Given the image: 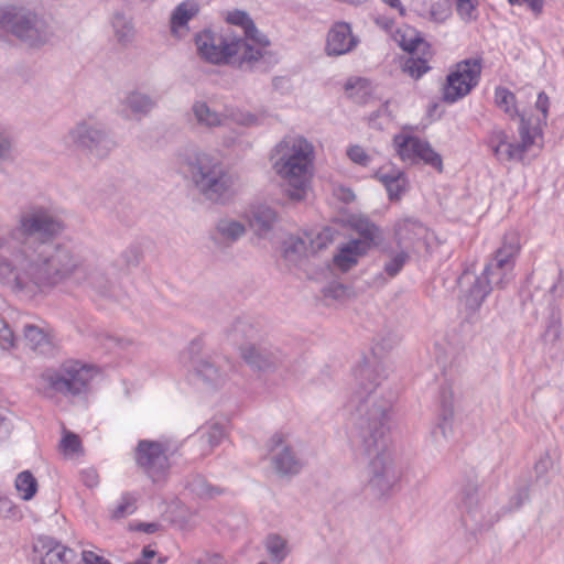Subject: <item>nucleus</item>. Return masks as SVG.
<instances>
[{
    "label": "nucleus",
    "mask_w": 564,
    "mask_h": 564,
    "mask_svg": "<svg viewBox=\"0 0 564 564\" xmlns=\"http://www.w3.org/2000/svg\"><path fill=\"white\" fill-rule=\"evenodd\" d=\"M356 389L352 438L359 453L369 459L366 490L373 498L389 496L400 475L388 448L392 402L379 386L386 369L379 355H366L354 369Z\"/></svg>",
    "instance_id": "1"
},
{
    "label": "nucleus",
    "mask_w": 564,
    "mask_h": 564,
    "mask_svg": "<svg viewBox=\"0 0 564 564\" xmlns=\"http://www.w3.org/2000/svg\"><path fill=\"white\" fill-rule=\"evenodd\" d=\"M0 275L7 282L25 289L29 294L65 281L106 294L111 284L99 265L59 243H40L28 248L17 274L12 273L6 262H0Z\"/></svg>",
    "instance_id": "2"
},
{
    "label": "nucleus",
    "mask_w": 564,
    "mask_h": 564,
    "mask_svg": "<svg viewBox=\"0 0 564 564\" xmlns=\"http://www.w3.org/2000/svg\"><path fill=\"white\" fill-rule=\"evenodd\" d=\"M315 145L302 134H286L270 153L275 175L285 184L290 199L306 198L315 171Z\"/></svg>",
    "instance_id": "3"
},
{
    "label": "nucleus",
    "mask_w": 564,
    "mask_h": 564,
    "mask_svg": "<svg viewBox=\"0 0 564 564\" xmlns=\"http://www.w3.org/2000/svg\"><path fill=\"white\" fill-rule=\"evenodd\" d=\"M178 164L193 185L206 199L226 204L237 193V176L217 155L196 147L184 149L178 154Z\"/></svg>",
    "instance_id": "4"
},
{
    "label": "nucleus",
    "mask_w": 564,
    "mask_h": 564,
    "mask_svg": "<svg viewBox=\"0 0 564 564\" xmlns=\"http://www.w3.org/2000/svg\"><path fill=\"white\" fill-rule=\"evenodd\" d=\"M520 236L516 231L505 235L501 247L495 257L485 265L480 275L476 276L470 288L465 291L464 303L475 312L487 295L495 289L505 288L513 278L514 261L520 251Z\"/></svg>",
    "instance_id": "5"
},
{
    "label": "nucleus",
    "mask_w": 564,
    "mask_h": 564,
    "mask_svg": "<svg viewBox=\"0 0 564 564\" xmlns=\"http://www.w3.org/2000/svg\"><path fill=\"white\" fill-rule=\"evenodd\" d=\"M63 230L64 224L62 219L50 208L41 205L30 206L20 214L17 225V232L23 238V246L14 256L13 261L0 257V262H6L12 273L17 274L21 269V258L28 248L40 243H51L50 240L59 236ZM0 281L12 290L25 292V289L7 282L1 275Z\"/></svg>",
    "instance_id": "6"
},
{
    "label": "nucleus",
    "mask_w": 564,
    "mask_h": 564,
    "mask_svg": "<svg viewBox=\"0 0 564 564\" xmlns=\"http://www.w3.org/2000/svg\"><path fill=\"white\" fill-rule=\"evenodd\" d=\"M195 44L199 57L212 64L238 63L252 68L261 61V46L242 42L230 29L204 30L195 36Z\"/></svg>",
    "instance_id": "7"
},
{
    "label": "nucleus",
    "mask_w": 564,
    "mask_h": 564,
    "mask_svg": "<svg viewBox=\"0 0 564 564\" xmlns=\"http://www.w3.org/2000/svg\"><path fill=\"white\" fill-rule=\"evenodd\" d=\"M99 375L97 366L70 358L57 368L45 369L37 379L36 391L52 401L61 397H82L88 393Z\"/></svg>",
    "instance_id": "8"
},
{
    "label": "nucleus",
    "mask_w": 564,
    "mask_h": 564,
    "mask_svg": "<svg viewBox=\"0 0 564 564\" xmlns=\"http://www.w3.org/2000/svg\"><path fill=\"white\" fill-rule=\"evenodd\" d=\"M0 25L30 46L42 45L53 35L50 24L43 17L20 3L0 7Z\"/></svg>",
    "instance_id": "9"
},
{
    "label": "nucleus",
    "mask_w": 564,
    "mask_h": 564,
    "mask_svg": "<svg viewBox=\"0 0 564 564\" xmlns=\"http://www.w3.org/2000/svg\"><path fill=\"white\" fill-rule=\"evenodd\" d=\"M541 134L542 129H540L539 122L532 124L530 119L522 116L519 127L520 141H511L505 130L495 128L488 137V147L499 162L521 161L524 154L538 144Z\"/></svg>",
    "instance_id": "10"
},
{
    "label": "nucleus",
    "mask_w": 564,
    "mask_h": 564,
    "mask_svg": "<svg viewBox=\"0 0 564 564\" xmlns=\"http://www.w3.org/2000/svg\"><path fill=\"white\" fill-rule=\"evenodd\" d=\"M65 143L96 156H105L110 151L111 141L105 129L93 119L76 122L66 133Z\"/></svg>",
    "instance_id": "11"
},
{
    "label": "nucleus",
    "mask_w": 564,
    "mask_h": 564,
    "mask_svg": "<svg viewBox=\"0 0 564 564\" xmlns=\"http://www.w3.org/2000/svg\"><path fill=\"white\" fill-rule=\"evenodd\" d=\"M481 73L479 59H465L455 65L446 78L443 87V98L447 102H455L465 97L477 85Z\"/></svg>",
    "instance_id": "12"
},
{
    "label": "nucleus",
    "mask_w": 564,
    "mask_h": 564,
    "mask_svg": "<svg viewBox=\"0 0 564 564\" xmlns=\"http://www.w3.org/2000/svg\"><path fill=\"white\" fill-rule=\"evenodd\" d=\"M393 241L398 248L412 253L426 251L433 234L417 218L404 216L392 226Z\"/></svg>",
    "instance_id": "13"
},
{
    "label": "nucleus",
    "mask_w": 564,
    "mask_h": 564,
    "mask_svg": "<svg viewBox=\"0 0 564 564\" xmlns=\"http://www.w3.org/2000/svg\"><path fill=\"white\" fill-rule=\"evenodd\" d=\"M393 145L403 162L414 163L421 160L437 171H443L442 158L432 149L429 142L411 134L400 133L394 137Z\"/></svg>",
    "instance_id": "14"
},
{
    "label": "nucleus",
    "mask_w": 564,
    "mask_h": 564,
    "mask_svg": "<svg viewBox=\"0 0 564 564\" xmlns=\"http://www.w3.org/2000/svg\"><path fill=\"white\" fill-rule=\"evenodd\" d=\"M135 462L153 481L163 479L170 468L166 447L155 441L139 442Z\"/></svg>",
    "instance_id": "15"
},
{
    "label": "nucleus",
    "mask_w": 564,
    "mask_h": 564,
    "mask_svg": "<svg viewBox=\"0 0 564 564\" xmlns=\"http://www.w3.org/2000/svg\"><path fill=\"white\" fill-rule=\"evenodd\" d=\"M229 339L241 352L268 349V335L249 318H237L231 325Z\"/></svg>",
    "instance_id": "16"
},
{
    "label": "nucleus",
    "mask_w": 564,
    "mask_h": 564,
    "mask_svg": "<svg viewBox=\"0 0 564 564\" xmlns=\"http://www.w3.org/2000/svg\"><path fill=\"white\" fill-rule=\"evenodd\" d=\"M273 471L281 476H294L302 469V463L285 443L284 435L275 433L267 443Z\"/></svg>",
    "instance_id": "17"
},
{
    "label": "nucleus",
    "mask_w": 564,
    "mask_h": 564,
    "mask_svg": "<svg viewBox=\"0 0 564 564\" xmlns=\"http://www.w3.org/2000/svg\"><path fill=\"white\" fill-rule=\"evenodd\" d=\"M33 554L40 564H77L75 551L50 536H39L34 541Z\"/></svg>",
    "instance_id": "18"
},
{
    "label": "nucleus",
    "mask_w": 564,
    "mask_h": 564,
    "mask_svg": "<svg viewBox=\"0 0 564 564\" xmlns=\"http://www.w3.org/2000/svg\"><path fill=\"white\" fill-rule=\"evenodd\" d=\"M359 43L347 22H335L327 32L325 53L328 56H340L351 52Z\"/></svg>",
    "instance_id": "19"
},
{
    "label": "nucleus",
    "mask_w": 564,
    "mask_h": 564,
    "mask_svg": "<svg viewBox=\"0 0 564 564\" xmlns=\"http://www.w3.org/2000/svg\"><path fill=\"white\" fill-rule=\"evenodd\" d=\"M226 21L232 25L241 26L243 30L242 42H249L253 47L261 46V61L267 56L270 42L265 35L260 33L249 15L245 11L234 10L226 14Z\"/></svg>",
    "instance_id": "20"
},
{
    "label": "nucleus",
    "mask_w": 564,
    "mask_h": 564,
    "mask_svg": "<svg viewBox=\"0 0 564 564\" xmlns=\"http://www.w3.org/2000/svg\"><path fill=\"white\" fill-rule=\"evenodd\" d=\"M155 107L152 96L137 89L127 91L121 99V112L138 120L149 116Z\"/></svg>",
    "instance_id": "21"
},
{
    "label": "nucleus",
    "mask_w": 564,
    "mask_h": 564,
    "mask_svg": "<svg viewBox=\"0 0 564 564\" xmlns=\"http://www.w3.org/2000/svg\"><path fill=\"white\" fill-rule=\"evenodd\" d=\"M369 246L366 241L352 239L338 247V251L334 256V264L341 272H347L367 254Z\"/></svg>",
    "instance_id": "22"
},
{
    "label": "nucleus",
    "mask_w": 564,
    "mask_h": 564,
    "mask_svg": "<svg viewBox=\"0 0 564 564\" xmlns=\"http://www.w3.org/2000/svg\"><path fill=\"white\" fill-rule=\"evenodd\" d=\"M191 113L199 128L213 130L226 126L225 109L218 111L205 100H195L192 104Z\"/></svg>",
    "instance_id": "23"
},
{
    "label": "nucleus",
    "mask_w": 564,
    "mask_h": 564,
    "mask_svg": "<svg viewBox=\"0 0 564 564\" xmlns=\"http://www.w3.org/2000/svg\"><path fill=\"white\" fill-rule=\"evenodd\" d=\"M22 336L26 349L45 352L56 348L54 337L48 328L28 323L23 326Z\"/></svg>",
    "instance_id": "24"
},
{
    "label": "nucleus",
    "mask_w": 564,
    "mask_h": 564,
    "mask_svg": "<svg viewBox=\"0 0 564 564\" xmlns=\"http://www.w3.org/2000/svg\"><path fill=\"white\" fill-rule=\"evenodd\" d=\"M347 224L364 238L361 241H366L369 248L378 247L384 240L382 230L361 214H350Z\"/></svg>",
    "instance_id": "25"
},
{
    "label": "nucleus",
    "mask_w": 564,
    "mask_h": 564,
    "mask_svg": "<svg viewBox=\"0 0 564 564\" xmlns=\"http://www.w3.org/2000/svg\"><path fill=\"white\" fill-rule=\"evenodd\" d=\"M246 234V226L243 223L230 218L224 217L219 219L213 230V239L220 245H232Z\"/></svg>",
    "instance_id": "26"
},
{
    "label": "nucleus",
    "mask_w": 564,
    "mask_h": 564,
    "mask_svg": "<svg viewBox=\"0 0 564 564\" xmlns=\"http://www.w3.org/2000/svg\"><path fill=\"white\" fill-rule=\"evenodd\" d=\"M376 177L384 185L390 199H400L406 191L408 180L402 171L393 166L381 167Z\"/></svg>",
    "instance_id": "27"
},
{
    "label": "nucleus",
    "mask_w": 564,
    "mask_h": 564,
    "mask_svg": "<svg viewBox=\"0 0 564 564\" xmlns=\"http://www.w3.org/2000/svg\"><path fill=\"white\" fill-rule=\"evenodd\" d=\"M392 37L402 50L424 56L426 55L429 44L420 36L414 28L410 25L399 26L392 32Z\"/></svg>",
    "instance_id": "28"
},
{
    "label": "nucleus",
    "mask_w": 564,
    "mask_h": 564,
    "mask_svg": "<svg viewBox=\"0 0 564 564\" xmlns=\"http://www.w3.org/2000/svg\"><path fill=\"white\" fill-rule=\"evenodd\" d=\"M198 12V4L195 1H184L176 7L171 17V31L182 39L187 34V23Z\"/></svg>",
    "instance_id": "29"
},
{
    "label": "nucleus",
    "mask_w": 564,
    "mask_h": 564,
    "mask_svg": "<svg viewBox=\"0 0 564 564\" xmlns=\"http://www.w3.org/2000/svg\"><path fill=\"white\" fill-rule=\"evenodd\" d=\"M111 28L117 42L128 45L133 42L137 31L131 17L122 12H116L111 17Z\"/></svg>",
    "instance_id": "30"
},
{
    "label": "nucleus",
    "mask_w": 564,
    "mask_h": 564,
    "mask_svg": "<svg viewBox=\"0 0 564 564\" xmlns=\"http://www.w3.org/2000/svg\"><path fill=\"white\" fill-rule=\"evenodd\" d=\"M278 221L275 210L269 206H258L252 210L250 225L258 236L265 237Z\"/></svg>",
    "instance_id": "31"
},
{
    "label": "nucleus",
    "mask_w": 564,
    "mask_h": 564,
    "mask_svg": "<svg viewBox=\"0 0 564 564\" xmlns=\"http://www.w3.org/2000/svg\"><path fill=\"white\" fill-rule=\"evenodd\" d=\"M225 115L226 123L230 121L245 128L258 127L264 121V112H252L234 106H226Z\"/></svg>",
    "instance_id": "32"
},
{
    "label": "nucleus",
    "mask_w": 564,
    "mask_h": 564,
    "mask_svg": "<svg viewBox=\"0 0 564 564\" xmlns=\"http://www.w3.org/2000/svg\"><path fill=\"white\" fill-rule=\"evenodd\" d=\"M381 251L387 257L383 270L391 278L395 276L402 270L412 253L403 248H398L397 246L392 247L390 245L382 246Z\"/></svg>",
    "instance_id": "33"
},
{
    "label": "nucleus",
    "mask_w": 564,
    "mask_h": 564,
    "mask_svg": "<svg viewBox=\"0 0 564 564\" xmlns=\"http://www.w3.org/2000/svg\"><path fill=\"white\" fill-rule=\"evenodd\" d=\"M193 361V376L203 383L218 386L223 382L219 370L206 358L200 355Z\"/></svg>",
    "instance_id": "34"
},
{
    "label": "nucleus",
    "mask_w": 564,
    "mask_h": 564,
    "mask_svg": "<svg viewBox=\"0 0 564 564\" xmlns=\"http://www.w3.org/2000/svg\"><path fill=\"white\" fill-rule=\"evenodd\" d=\"M495 104L510 119L525 117L524 112H520L517 106L516 96L505 87H497L495 90Z\"/></svg>",
    "instance_id": "35"
},
{
    "label": "nucleus",
    "mask_w": 564,
    "mask_h": 564,
    "mask_svg": "<svg viewBox=\"0 0 564 564\" xmlns=\"http://www.w3.org/2000/svg\"><path fill=\"white\" fill-rule=\"evenodd\" d=\"M307 252H311L307 235H305V238L290 236L288 239H285L283 245V253L285 259L290 262L296 263Z\"/></svg>",
    "instance_id": "36"
},
{
    "label": "nucleus",
    "mask_w": 564,
    "mask_h": 564,
    "mask_svg": "<svg viewBox=\"0 0 564 564\" xmlns=\"http://www.w3.org/2000/svg\"><path fill=\"white\" fill-rule=\"evenodd\" d=\"M225 437V430L219 424L205 426L200 433L202 455H208Z\"/></svg>",
    "instance_id": "37"
},
{
    "label": "nucleus",
    "mask_w": 564,
    "mask_h": 564,
    "mask_svg": "<svg viewBox=\"0 0 564 564\" xmlns=\"http://www.w3.org/2000/svg\"><path fill=\"white\" fill-rule=\"evenodd\" d=\"M15 489L21 499L29 501L37 491V480L29 471H21L15 478Z\"/></svg>",
    "instance_id": "38"
},
{
    "label": "nucleus",
    "mask_w": 564,
    "mask_h": 564,
    "mask_svg": "<svg viewBox=\"0 0 564 564\" xmlns=\"http://www.w3.org/2000/svg\"><path fill=\"white\" fill-rule=\"evenodd\" d=\"M265 547L275 563H281L289 554L288 542L282 536L272 534L267 538Z\"/></svg>",
    "instance_id": "39"
},
{
    "label": "nucleus",
    "mask_w": 564,
    "mask_h": 564,
    "mask_svg": "<svg viewBox=\"0 0 564 564\" xmlns=\"http://www.w3.org/2000/svg\"><path fill=\"white\" fill-rule=\"evenodd\" d=\"M460 19L465 22L475 21L478 17V0H454Z\"/></svg>",
    "instance_id": "40"
},
{
    "label": "nucleus",
    "mask_w": 564,
    "mask_h": 564,
    "mask_svg": "<svg viewBox=\"0 0 564 564\" xmlns=\"http://www.w3.org/2000/svg\"><path fill=\"white\" fill-rule=\"evenodd\" d=\"M430 69L427 58L411 57L404 64V72L417 79Z\"/></svg>",
    "instance_id": "41"
},
{
    "label": "nucleus",
    "mask_w": 564,
    "mask_h": 564,
    "mask_svg": "<svg viewBox=\"0 0 564 564\" xmlns=\"http://www.w3.org/2000/svg\"><path fill=\"white\" fill-rule=\"evenodd\" d=\"M102 340L106 341V351L115 350H129L134 349V343L124 337L113 335H102Z\"/></svg>",
    "instance_id": "42"
},
{
    "label": "nucleus",
    "mask_w": 564,
    "mask_h": 564,
    "mask_svg": "<svg viewBox=\"0 0 564 564\" xmlns=\"http://www.w3.org/2000/svg\"><path fill=\"white\" fill-rule=\"evenodd\" d=\"M307 239L310 241L311 252H316L332 242L333 232L330 229L325 228L317 232L315 236H313L312 234L307 235Z\"/></svg>",
    "instance_id": "43"
},
{
    "label": "nucleus",
    "mask_w": 564,
    "mask_h": 564,
    "mask_svg": "<svg viewBox=\"0 0 564 564\" xmlns=\"http://www.w3.org/2000/svg\"><path fill=\"white\" fill-rule=\"evenodd\" d=\"M192 490L204 498H214L220 494V489L208 484L203 478H197L192 482Z\"/></svg>",
    "instance_id": "44"
},
{
    "label": "nucleus",
    "mask_w": 564,
    "mask_h": 564,
    "mask_svg": "<svg viewBox=\"0 0 564 564\" xmlns=\"http://www.w3.org/2000/svg\"><path fill=\"white\" fill-rule=\"evenodd\" d=\"M0 348L10 350L17 348L15 337L8 323L0 316Z\"/></svg>",
    "instance_id": "45"
},
{
    "label": "nucleus",
    "mask_w": 564,
    "mask_h": 564,
    "mask_svg": "<svg viewBox=\"0 0 564 564\" xmlns=\"http://www.w3.org/2000/svg\"><path fill=\"white\" fill-rule=\"evenodd\" d=\"M535 109L541 112V117L533 118L525 113V118L530 119L532 124H536L539 122V127L541 128V124L545 122L549 110V97L544 93H540L538 95Z\"/></svg>",
    "instance_id": "46"
},
{
    "label": "nucleus",
    "mask_w": 564,
    "mask_h": 564,
    "mask_svg": "<svg viewBox=\"0 0 564 564\" xmlns=\"http://www.w3.org/2000/svg\"><path fill=\"white\" fill-rule=\"evenodd\" d=\"M348 158L356 164L367 166L371 162L370 155L359 145H352L347 150Z\"/></svg>",
    "instance_id": "47"
},
{
    "label": "nucleus",
    "mask_w": 564,
    "mask_h": 564,
    "mask_svg": "<svg viewBox=\"0 0 564 564\" xmlns=\"http://www.w3.org/2000/svg\"><path fill=\"white\" fill-rule=\"evenodd\" d=\"M390 113L388 105H381L380 108L369 116V124L377 129H382L384 123L389 122Z\"/></svg>",
    "instance_id": "48"
},
{
    "label": "nucleus",
    "mask_w": 564,
    "mask_h": 564,
    "mask_svg": "<svg viewBox=\"0 0 564 564\" xmlns=\"http://www.w3.org/2000/svg\"><path fill=\"white\" fill-rule=\"evenodd\" d=\"M134 510V498L130 495H124L121 498V501L118 503V506L115 508L112 512V517L115 518H122L127 514L132 513Z\"/></svg>",
    "instance_id": "49"
},
{
    "label": "nucleus",
    "mask_w": 564,
    "mask_h": 564,
    "mask_svg": "<svg viewBox=\"0 0 564 564\" xmlns=\"http://www.w3.org/2000/svg\"><path fill=\"white\" fill-rule=\"evenodd\" d=\"M268 355H243L245 362L253 370L264 371L269 368Z\"/></svg>",
    "instance_id": "50"
},
{
    "label": "nucleus",
    "mask_w": 564,
    "mask_h": 564,
    "mask_svg": "<svg viewBox=\"0 0 564 564\" xmlns=\"http://www.w3.org/2000/svg\"><path fill=\"white\" fill-rule=\"evenodd\" d=\"M453 434V427L451 421L444 416L443 420L435 426L433 430V436L435 440L438 438V436H442L443 438L447 440Z\"/></svg>",
    "instance_id": "51"
},
{
    "label": "nucleus",
    "mask_w": 564,
    "mask_h": 564,
    "mask_svg": "<svg viewBox=\"0 0 564 564\" xmlns=\"http://www.w3.org/2000/svg\"><path fill=\"white\" fill-rule=\"evenodd\" d=\"M19 513V509L17 506L13 505V502L6 498L0 497V516L3 518H13L17 517Z\"/></svg>",
    "instance_id": "52"
},
{
    "label": "nucleus",
    "mask_w": 564,
    "mask_h": 564,
    "mask_svg": "<svg viewBox=\"0 0 564 564\" xmlns=\"http://www.w3.org/2000/svg\"><path fill=\"white\" fill-rule=\"evenodd\" d=\"M512 6H528L532 12L539 15L543 11V0H508Z\"/></svg>",
    "instance_id": "53"
},
{
    "label": "nucleus",
    "mask_w": 564,
    "mask_h": 564,
    "mask_svg": "<svg viewBox=\"0 0 564 564\" xmlns=\"http://www.w3.org/2000/svg\"><path fill=\"white\" fill-rule=\"evenodd\" d=\"M82 557L84 564H111L108 560H106L104 556L98 555L97 553L88 550H84L82 552Z\"/></svg>",
    "instance_id": "54"
},
{
    "label": "nucleus",
    "mask_w": 564,
    "mask_h": 564,
    "mask_svg": "<svg viewBox=\"0 0 564 564\" xmlns=\"http://www.w3.org/2000/svg\"><path fill=\"white\" fill-rule=\"evenodd\" d=\"M12 149V141L10 137L0 129V159H7Z\"/></svg>",
    "instance_id": "55"
},
{
    "label": "nucleus",
    "mask_w": 564,
    "mask_h": 564,
    "mask_svg": "<svg viewBox=\"0 0 564 564\" xmlns=\"http://www.w3.org/2000/svg\"><path fill=\"white\" fill-rule=\"evenodd\" d=\"M79 438L75 434H66L62 440V446L65 451H69L72 453L77 452L79 447Z\"/></svg>",
    "instance_id": "56"
},
{
    "label": "nucleus",
    "mask_w": 564,
    "mask_h": 564,
    "mask_svg": "<svg viewBox=\"0 0 564 564\" xmlns=\"http://www.w3.org/2000/svg\"><path fill=\"white\" fill-rule=\"evenodd\" d=\"M551 467H552V459L549 454H544L536 462L534 469L539 476H542V475H545L550 470Z\"/></svg>",
    "instance_id": "57"
},
{
    "label": "nucleus",
    "mask_w": 564,
    "mask_h": 564,
    "mask_svg": "<svg viewBox=\"0 0 564 564\" xmlns=\"http://www.w3.org/2000/svg\"><path fill=\"white\" fill-rule=\"evenodd\" d=\"M453 397H454V392L451 387L442 388L441 399H442L444 406H446V408L452 406Z\"/></svg>",
    "instance_id": "58"
},
{
    "label": "nucleus",
    "mask_w": 564,
    "mask_h": 564,
    "mask_svg": "<svg viewBox=\"0 0 564 564\" xmlns=\"http://www.w3.org/2000/svg\"><path fill=\"white\" fill-rule=\"evenodd\" d=\"M84 481L88 487H95L98 484V475L95 470L84 473Z\"/></svg>",
    "instance_id": "59"
},
{
    "label": "nucleus",
    "mask_w": 564,
    "mask_h": 564,
    "mask_svg": "<svg viewBox=\"0 0 564 564\" xmlns=\"http://www.w3.org/2000/svg\"><path fill=\"white\" fill-rule=\"evenodd\" d=\"M376 23L381 29H383L386 31H389V32H392V29H393V21L392 20H390L388 18H383V17H378V18H376Z\"/></svg>",
    "instance_id": "60"
},
{
    "label": "nucleus",
    "mask_w": 564,
    "mask_h": 564,
    "mask_svg": "<svg viewBox=\"0 0 564 564\" xmlns=\"http://www.w3.org/2000/svg\"><path fill=\"white\" fill-rule=\"evenodd\" d=\"M529 498V494H528V490L527 489H523L521 491H519L513 498H512V502L516 508H519L520 506H522V503Z\"/></svg>",
    "instance_id": "61"
},
{
    "label": "nucleus",
    "mask_w": 564,
    "mask_h": 564,
    "mask_svg": "<svg viewBox=\"0 0 564 564\" xmlns=\"http://www.w3.org/2000/svg\"><path fill=\"white\" fill-rule=\"evenodd\" d=\"M338 196L345 202H350L355 198V194L349 188H339Z\"/></svg>",
    "instance_id": "62"
},
{
    "label": "nucleus",
    "mask_w": 564,
    "mask_h": 564,
    "mask_svg": "<svg viewBox=\"0 0 564 564\" xmlns=\"http://www.w3.org/2000/svg\"><path fill=\"white\" fill-rule=\"evenodd\" d=\"M384 3L389 4L391 8L397 9L401 15L404 14V8L402 6L403 0H382Z\"/></svg>",
    "instance_id": "63"
},
{
    "label": "nucleus",
    "mask_w": 564,
    "mask_h": 564,
    "mask_svg": "<svg viewBox=\"0 0 564 564\" xmlns=\"http://www.w3.org/2000/svg\"><path fill=\"white\" fill-rule=\"evenodd\" d=\"M155 556V551L150 547H144L142 551V557L150 563V561Z\"/></svg>",
    "instance_id": "64"
}]
</instances>
